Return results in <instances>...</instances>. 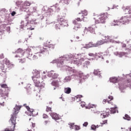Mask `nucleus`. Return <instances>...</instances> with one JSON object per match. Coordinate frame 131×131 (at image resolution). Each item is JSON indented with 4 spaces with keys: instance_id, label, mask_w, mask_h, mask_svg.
Segmentation results:
<instances>
[{
    "instance_id": "nucleus-48",
    "label": "nucleus",
    "mask_w": 131,
    "mask_h": 131,
    "mask_svg": "<svg viewBox=\"0 0 131 131\" xmlns=\"http://www.w3.org/2000/svg\"><path fill=\"white\" fill-rule=\"evenodd\" d=\"M2 92V90H0V93ZM1 97H5V96H8L7 94H4L3 93H0Z\"/></svg>"
},
{
    "instance_id": "nucleus-53",
    "label": "nucleus",
    "mask_w": 131,
    "mask_h": 131,
    "mask_svg": "<svg viewBox=\"0 0 131 131\" xmlns=\"http://www.w3.org/2000/svg\"><path fill=\"white\" fill-rule=\"evenodd\" d=\"M106 102H107V100H106V99H104V100H103V104L106 103Z\"/></svg>"
},
{
    "instance_id": "nucleus-24",
    "label": "nucleus",
    "mask_w": 131,
    "mask_h": 131,
    "mask_svg": "<svg viewBox=\"0 0 131 131\" xmlns=\"http://www.w3.org/2000/svg\"><path fill=\"white\" fill-rule=\"evenodd\" d=\"M51 84L53 85V86H58V85H59V81H58V80H54L52 82Z\"/></svg>"
},
{
    "instance_id": "nucleus-39",
    "label": "nucleus",
    "mask_w": 131,
    "mask_h": 131,
    "mask_svg": "<svg viewBox=\"0 0 131 131\" xmlns=\"http://www.w3.org/2000/svg\"><path fill=\"white\" fill-rule=\"evenodd\" d=\"M27 9V8H26V6H25L24 4H23V5L21 7V10L25 12Z\"/></svg>"
},
{
    "instance_id": "nucleus-15",
    "label": "nucleus",
    "mask_w": 131,
    "mask_h": 131,
    "mask_svg": "<svg viewBox=\"0 0 131 131\" xmlns=\"http://www.w3.org/2000/svg\"><path fill=\"white\" fill-rule=\"evenodd\" d=\"M96 47V44L95 43H93V42H90L88 43V44H86L84 48L85 49H89V48H94Z\"/></svg>"
},
{
    "instance_id": "nucleus-43",
    "label": "nucleus",
    "mask_w": 131,
    "mask_h": 131,
    "mask_svg": "<svg viewBox=\"0 0 131 131\" xmlns=\"http://www.w3.org/2000/svg\"><path fill=\"white\" fill-rule=\"evenodd\" d=\"M96 125H92L91 129H93V130H96Z\"/></svg>"
},
{
    "instance_id": "nucleus-3",
    "label": "nucleus",
    "mask_w": 131,
    "mask_h": 131,
    "mask_svg": "<svg viewBox=\"0 0 131 131\" xmlns=\"http://www.w3.org/2000/svg\"><path fill=\"white\" fill-rule=\"evenodd\" d=\"M16 54H17L15 56V58H22L24 55H26V58L28 59H31L32 57V53L31 52V49H27L26 51L23 50L22 49H18L15 51Z\"/></svg>"
},
{
    "instance_id": "nucleus-6",
    "label": "nucleus",
    "mask_w": 131,
    "mask_h": 131,
    "mask_svg": "<svg viewBox=\"0 0 131 131\" xmlns=\"http://www.w3.org/2000/svg\"><path fill=\"white\" fill-rule=\"evenodd\" d=\"M3 64H2V66L4 65L5 66L6 65L8 67V68H9V69H12V68H14L15 67V64H13L10 61V60L7 58H5L4 60H3Z\"/></svg>"
},
{
    "instance_id": "nucleus-54",
    "label": "nucleus",
    "mask_w": 131,
    "mask_h": 131,
    "mask_svg": "<svg viewBox=\"0 0 131 131\" xmlns=\"http://www.w3.org/2000/svg\"><path fill=\"white\" fill-rule=\"evenodd\" d=\"M122 47V48H126V44H123Z\"/></svg>"
},
{
    "instance_id": "nucleus-49",
    "label": "nucleus",
    "mask_w": 131,
    "mask_h": 131,
    "mask_svg": "<svg viewBox=\"0 0 131 131\" xmlns=\"http://www.w3.org/2000/svg\"><path fill=\"white\" fill-rule=\"evenodd\" d=\"M89 124V123H88V122H85L83 124V126H88V125Z\"/></svg>"
},
{
    "instance_id": "nucleus-29",
    "label": "nucleus",
    "mask_w": 131,
    "mask_h": 131,
    "mask_svg": "<svg viewBox=\"0 0 131 131\" xmlns=\"http://www.w3.org/2000/svg\"><path fill=\"white\" fill-rule=\"evenodd\" d=\"M93 107H96V105L89 103L87 106L88 109H92Z\"/></svg>"
},
{
    "instance_id": "nucleus-10",
    "label": "nucleus",
    "mask_w": 131,
    "mask_h": 131,
    "mask_svg": "<svg viewBox=\"0 0 131 131\" xmlns=\"http://www.w3.org/2000/svg\"><path fill=\"white\" fill-rule=\"evenodd\" d=\"M57 21L60 25H62L63 26H68V24H67V20H65L63 18H58Z\"/></svg>"
},
{
    "instance_id": "nucleus-36",
    "label": "nucleus",
    "mask_w": 131,
    "mask_h": 131,
    "mask_svg": "<svg viewBox=\"0 0 131 131\" xmlns=\"http://www.w3.org/2000/svg\"><path fill=\"white\" fill-rule=\"evenodd\" d=\"M69 125H70V128H72V129H73V128H74V123H70L69 124Z\"/></svg>"
},
{
    "instance_id": "nucleus-41",
    "label": "nucleus",
    "mask_w": 131,
    "mask_h": 131,
    "mask_svg": "<svg viewBox=\"0 0 131 131\" xmlns=\"http://www.w3.org/2000/svg\"><path fill=\"white\" fill-rule=\"evenodd\" d=\"M51 123V121L50 120H46L44 122L45 125H48V124H50Z\"/></svg>"
},
{
    "instance_id": "nucleus-27",
    "label": "nucleus",
    "mask_w": 131,
    "mask_h": 131,
    "mask_svg": "<svg viewBox=\"0 0 131 131\" xmlns=\"http://www.w3.org/2000/svg\"><path fill=\"white\" fill-rule=\"evenodd\" d=\"M26 108L27 109L28 111H30L33 115H34V110L30 108V107H29L28 106H26Z\"/></svg>"
},
{
    "instance_id": "nucleus-16",
    "label": "nucleus",
    "mask_w": 131,
    "mask_h": 131,
    "mask_svg": "<svg viewBox=\"0 0 131 131\" xmlns=\"http://www.w3.org/2000/svg\"><path fill=\"white\" fill-rule=\"evenodd\" d=\"M89 56H90V57H94V58H101L102 57V55H101L100 53H89Z\"/></svg>"
},
{
    "instance_id": "nucleus-34",
    "label": "nucleus",
    "mask_w": 131,
    "mask_h": 131,
    "mask_svg": "<svg viewBox=\"0 0 131 131\" xmlns=\"http://www.w3.org/2000/svg\"><path fill=\"white\" fill-rule=\"evenodd\" d=\"M24 5L25 6L29 7V6H30V5H31V3H30L28 2H26L24 3Z\"/></svg>"
},
{
    "instance_id": "nucleus-56",
    "label": "nucleus",
    "mask_w": 131,
    "mask_h": 131,
    "mask_svg": "<svg viewBox=\"0 0 131 131\" xmlns=\"http://www.w3.org/2000/svg\"><path fill=\"white\" fill-rule=\"evenodd\" d=\"M96 128H98V127H100V125H97L96 126Z\"/></svg>"
},
{
    "instance_id": "nucleus-55",
    "label": "nucleus",
    "mask_w": 131,
    "mask_h": 131,
    "mask_svg": "<svg viewBox=\"0 0 131 131\" xmlns=\"http://www.w3.org/2000/svg\"><path fill=\"white\" fill-rule=\"evenodd\" d=\"M32 127H35V123H32Z\"/></svg>"
},
{
    "instance_id": "nucleus-28",
    "label": "nucleus",
    "mask_w": 131,
    "mask_h": 131,
    "mask_svg": "<svg viewBox=\"0 0 131 131\" xmlns=\"http://www.w3.org/2000/svg\"><path fill=\"white\" fill-rule=\"evenodd\" d=\"M91 111H92L93 113H98V110L97 109V105H95V107H93L91 109Z\"/></svg>"
},
{
    "instance_id": "nucleus-20",
    "label": "nucleus",
    "mask_w": 131,
    "mask_h": 131,
    "mask_svg": "<svg viewBox=\"0 0 131 131\" xmlns=\"http://www.w3.org/2000/svg\"><path fill=\"white\" fill-rule=\"evenodd\" d=\"M0 86L1 88H2V89H7L8 92H10V88L8 87V85H7V84H1Z\"/></svg>"
},
{
    "instance_id": "nucleus-30",
    "label": "nucleus",
    "mask_w": 131,
    "mask_h": 131,
    "mask_svg": "<svg viewBox=\"0 0 131 131\" xmlns=\"http://www.w3.org/2000/svg\"><path fill=\"white\" fill-rule=\"evenodd\" d=\"M71 79V78H70L69 76L66 77L64 79V82H68V81H70Z\"/></svg>"
},
{
    "instance_id": "nucleus-60",
    "label": "nucleus",
    "mask_w": 131,
    "mask_h": 131,
    "mask_svg": "<svg viewBox=\"0 0 131 131\" xmlns=\"http://www.w3.org/2000/svg\"><path fill=\"white\" fill-rule=\"evenodd\" d=\"M128 47L131 48V45H129Z\"/></svg>"
},
{
    "instance_id": "nucleus-2",
    "label": "nucleus",
    "mask_w": 131,
    "mask_h": 131,
    "mask_svg": "<svg viewBox=\"0 0 131 131\" xmlns=\"http://www.w3.org/2000/svg\"><path fill=\"white\" fill-rule=\"evenodd\" d=\"M35 86L38 89H43L45 88L43 84H41V77H40V73L38 71H36L34 73V76L32 77Z\"/></svg>"
},
{
    "instance_id": "nucleus-58",
    "label": "nucleus",
    "mask_w": 131,
    "mask_h": 131,
    "mask_svg": "<svg viewBox=\"0 0 131 131\" xmlns=\"http://www.w3.org/2000/svg\"><path fill=\"white\" fill-rule=\"evenodd\" d=\"M76 38H77V39H79V37L77 36V37H76Z\"/></svg>"
},
{
    "instance_id": "nucleus-22",
    "label": "nucleus",
    "mask_w": 131,
    "mask_h": 131,
    "mask_svg": "<svg viewBox=\"0 0 131 131\" xmlns=\"http://www.w3.org/2000/svg\"><path fill=\"white\" fill-rule=\"evenodd\" d=\"M105 43L103 41V40H100L99 41H98L96 43H95V47H99V46H101L102 45H104Z\"/></svg>"
},
{
    "instance_id": "nucleus-12",
    "label": "nucleus",
    "mask_w": 131,
    "mask_h": 131,
    "mask_svg": "<svg viewBox=\"0 0 131 131\" xmlns=\"http://www.w3.org/2000/svg\"><path fill=\"white\" fill-rule=\"evenodd\" d=\"M66 59L67 61H70L71 63H75V60L73 61L74 57H73V55L71 54L66 55Z\"/></svg>"
},
{
    "instance_id": "nucleus-21",
    "label": "nucleus",
    "mask_w": 131,
    "mask_h": 131,
    "mask_svg": "<svg viewBox=\"0 0 131 131\" xmlns=\"http://www.w3.org/2000/svg\"><path fill=\"white\" fill-rule=\"evenodd\" d=\"M81 98H82V96L77 95L75 97L74 101H76V102H80L81 101Z\"/></svg>"
},
{
    "instance_id": "nucleus-52",
    "label": "nucleus",
    "mask_w": 131,
    "mask_h": 131,
    "mask_svg": "<svg viewBox=\"0 0 131 131\" xmlns=\"http://www.w3.org/2000/svg\"><path fill=\"white\" fill-rule=\"evenodd\" d=\"M33 12H34V13L35 12H36V8L33 7Z\"/></svg>"
},
{
    "instance_id": "nucleus-17",
    "label": "nucleus",
    "mask_w": 131,
    "mask_h": 131,
    "mask_svg": "<svg viewBox=\"0 0 131 131\" xmlns=\"http://www.w3.org/2000/svg\"><path fill=\"white\" fill-rule=\"evenodd\" d=\"M110 112L111 114H114L116 113V112L118 113V111L117 110V107L115 106V107H112L110 108Z\"/></svg>"
},
{
    "instance_id": "nucleus-25",
    "label": "nucleus",
    "mask_w": 131,
    "mask_h": 131,
    "mask_svg": "<svg viewBox=\"0 0 131 131\" xmlns=\"http://www.w3.org/2000/svg\"><path fill=\"white\" fill-rule=\"evenodd\" d=\"M100 117L101 118H106V117H108V115H107V113L104 112L103 113H101Z\"/></svg>"
},
{
    "instance_id": "nucleus-40",
    "label": "nucleus",
    "mask_w": 131,
    "mask_h": 131,
    "mask_svg": "<svg viewBox=\"0 0 131 131\" xmlns=\"http://www.w3.org/2000/svg\"><path fill=\"white\" fill-rule=\"evenodd\" d=\"M42 118H43V119H47V118H49V116L46 114H43L42 115Z\"/></svg>"
},
{
    "instance_id": "nucleus-62",
    "label": "nucleus",
    "mask_w": 131,
    "mask_h": 131,
    "mask_svg": "<svg viewBox=\"0 0 131 131\" xmlns=\"http://www.w3.org/2000/svg\"><path fill=\"white\" fill-rule=\"evenodd\" d=\"M129 130L131 131V127L129 128Z\"/></svg>"
},
{
    "instance_id": "nucleus-45",
    "label": "nucleus",
    "mask_w": 131,
    "mask_h": 131,
    "mask_svg": "<svg viewBox=\"0 0 131 131\" xmlns=\"http://www.w3.org/2000/svg\"><path fill=\"white\" fill-rule=\"evenodd\" d=\"M114 22L115 23H116V24H115L114 25H118V23H119V20H114Z\"/></svg>"
},
{
    "instance_id": "nucleus-33",
    "label": "nucleus",
    "mask_w": 131,
    "mask_h": 131,
    "mask_svg": "<svg viewBox=\"0 0 131 131\" xmlns=\"http://www.w3.org/2000/svg\"><path fill=\"white\" fill-rule=\"evenodd\" d=\"M90 64H91V63L90 62V61H85L84 63V67H86L88 68V66H89Z\"/></svg>"
},
{
    "instance_id": "nucleus-63",
    "label": "nucleus",
    "mask_w": 131,
    "mask_h": 131,
    "mask_svg": "<svg viewBox=\"0 0 131 131\" xmlns=\"http://www.w3.org/2000/svg\"><path fill=\"white\" fill-rule=\"evenodd\" d=\"M31 119H30V120H30Z\"/></svg>"
},
{
    "instance_id": "nucleus-51",
    "label": "nucleus",
    "mask_w": 131,
    "mask_h": 131,
    "mask_svg": "<svg viewBox=\"0 0 131 131\" xmlns=\"http://www.w3.org/2000/svg\"><path fill=\"white\" fill-rule=\"evenodd\" d=\"M16 15V12L13 11L11 13V16H15Z\"/></svg>"
},
{
    "instance_id": "nucleus-8",
    "label": "nucleus",
    "mask_w": 131,
    "mask_h": 131,
    "mask_svg": "<svg viewBox=\"0 0 131 131\" xmlns=\"http://www.w3.org/2000/svg\"><path fill=\"white\" fill-rule=\"evenodd\" d=\"M131 86V81H126L123 84H119V88L121 90H123L126 89V88H130Z\"/></svg>"
},
{
    "instance_id": "nucleus-4",
    "label": "nucleus",
    "mask_w": 131,
    "mask_h": 131,
    "mask_svg": "<svg viewBox=\"0 0 131 131\" xmlns=\"http://www.w3.org/2000/svg\"><path fill=\"white\" fill-rule=\"evenodd\" d=\"M108 13H102L97 16V19L96 20L95 22L97 24H105L106 20L108 19Z\"/></svg>"
},
{
    "instance_id": "nucleus-35",
    "label": "nucleus",
    "mask_w": 131,
    "mask_h": 131,
    "mask_svg": "<svg viewBox=\"0 0 131 131\" xmlns=\"http://www.w3.org/2000/svg\"><path fill=\"white\" fill-rule=\"evenodd\" d=\"M108 99H110V100H107V103H108V104H110V101H112V100H113V96H110L108 97Z\"/></svg>"
},
{
    "instance_id": "nucleus-31",
    "label": "nucleus",
    "mask_w": 131,
    "mask_h": 131,
    "mask_svg": "<svg viewBox=\"0 0 131 131\" xmlns=\"http://www.w3.org/2000/svg\"><path fill=\"white\" fill-rule=\"evenodd\" d=\"M26 62V58H20L19 59V63H21V64H23V63H25Z\"/></svg>"
},
{
    "instance_id": "nucleus-9",
    "label": "nucleus",
    "mask_w": 131,
    "mask_h": 131,
    "mask_svg": "<svg viewBox=\"0 0 131 131\" xmlns=\"http://www.w3.org/2000/svg\"><path fill=\"white\" fill-rule=\"evenodd\" d=\"M5 66L4 65H2L0 66L1 69L2 70V72L0 73L1 76H2L5 79L7 78V71L5 69Z\"/></svg>"
},
{
    "instance_id": "nucleus-14",
    "label": "nucleus",
    "mask_w": 131,
    "mask_h": 131,
    "mask_svg": "<svg viewBox=\"0 0 131 131\" xmlns=\"http://www.w3.org/2000/svg\"><path fill=\"white\" fill-rule=\"evenodd\" d=\"M86 30L88 32H90V33H92V34H96V33L95 32V28H94L93 27H89L88 28L86 29Z\"/></svg>"
},
{
    "instance_id": "nucleus-47",
    "label": "nucleus",
    "mask_w": 131,
    "mask_h": 131,
    "mask_svg": "<svg viewBox=\"0 0 131 131\" xmlns=\"http://www.w3.org/2000/svg\"><path fill=\"white\" fill-rule=\"evenodd\" d=\"M47 78V76L46 75H43L42 78H41V80L46 79Z\"/></svg>"
},
{
    "instance_id": "nucleus-42",
    "label": "nucleus",
    "mask_w": 131,
    "mask_h": 131,
    "mask_svg": "<svg viewBox=\"0 0 131 131\" xmlns=\"http://www.w3.org/2000/svg\"><path fill=\"white\" fill-rule=\"evenodd\" d=\"M74 128L75 130H79V129H80V127L78 125H75Z\"/></svg>"
},
{
    "instance_id": "nucleus-44",
    "label": "nucleus",
    "mask_w": 131,
    "mask_h": 131,
    "mask_svg": "<svg viewBox=\"0 0 131 131\" xmlns=\"http://www.w3.org/2000/svg\"><path fill=\"white\" fill-rule=\"evenodd\" d=\"M60 24H56L55 25V28H56V29H60Z\"/></svg>"
},
{
    "instance_id": "nucleus-38",
    "label": "nucleus",
    "mask_w": 131,
    "mask_h": 131,
    "mask_svg": "<svg viewBox=\"0 0 131 131\" xmlns=\"http://www.w3.org/2000/svg\"><path fill=\"white\" fill-rule=\"evenodd\" d=\"M107 122V120L103 121L102 122L100 123V124H101V126H103V124H106Z\"/></svg>"
},
{
    "instance_id": "nucleus-7",
    "label": "nucleus",
    "mask_w": 131,
    "mask_h": 131,
    "mask_svg": "<svg viewBox=\"0 0 131 131\" xmlns=\"http://www.w3.org/2000/svg\"><path fill=\"white\" fill-rule=\"evenodd\" d=\"M78 22H81V21H83V22H86L88 21V17H85L83 16V15H81L80 17H78L73 21L74 24H77Z\"/></svg>"
},
{
    "instance_id": "nucleus-11",
    "label": "nucleus",
    "mask_w": 131,
    "mask_h": 131,
    "mask_svg": "<svg viewBox=\"0 0 131 131\" xmlns=\"http://www.w3.org/2000/svg\"><path fill=\"white\" fill-rule=\"evenodd\" d=\"M48 76L50 77H52L53 79H56V78H58L59 75L57 73H54V71H51L48 73Z\"/></svg>"
},
{
    "instance_id": "nucleus-5",
    "label": "nucleus",
    "mask_w": 131,
    "mask_h": 131,
    "mask_svg": "<svg viewBox=\"0 0 131 131\" xmlns=\"http://www.w3.org/2000/svg\"><path fill=\"white\" fill-rule=\"evenodd\" d=\"M119 21L122 23V24H129V23H131V16H122L120 19Z\"/></svg>"
},
{
    "instance_id": "nucleus-18",
    "label": "nucleus",
    "mask_w": 131,
    "mask_h": 131,
    "mask_svg": "<svg viewBox=\"0 0 131 131\" xmlns=\"http://www.w3.org/2000/svg\"><path fill=\"white\" fill-rule=\"evenodd\" d=\"M110 82H113L114 83H116V82H118V78L115 77H111L110 79Z\"/></svg>"
},
{
    "instance_id": "nucleus-23",
    "label": "nucleus",
    "mask_w": 131,
    "mask_h": 131,
    "mask_svg": "<svg viewBox=\"0 0 131 131\" xmlns=\"http://www.w3.org/2000/svg\"><path fill=\"white\" fill-rule=\"evenodd\" d=\"M79 15H81L83 17H84V16H88V11L86 10H84L82 11L81 13H79Z\"/></svg>"
},
{
    "instance_id": "nucleus-50",
    "label": "nucleus",
    "mask_w": 131,
    "mask_h": 131,
    "mask_svg": "<svg viewBox=\"0 0 131 131\" xmlns=\"http://www.w3.org/2000/svg\"><path fill=\"white\" fill-rule=\"evenodd\" d=\"M5 58V56H4V54H1L0 55V59H4Z\"/></svg>"
},
{
    "instance_id": "nucleus-13",
    "label": "nucleus",
    "mask_w": 131,
    "mask_h": 131,
    "mask_svg": "<svg viewBox=\"0 0 131 131\" xmlns=\"http://www.w3.org/2000/svg\"><path fill=\"white\" fill-rule=\"evenodd\" d=\"M50 114L53 119H55L56 121H57V120H60V119H61V118L59 117V115L56 113H51Z\"/></svg>"
},
{
    "instance_id": "nucleus-32",
    "label": "nucleus",
    "mask_w": 131,
    "mask_h": 131,
    "mask_svg": "<svg viewBox=\"0 0 131 131\" xmlns=\"http://www.w3.org/2000/svg\"><path fill=\"white\" fill-rule=\"evenodd\" d=\"M124 119H126V120H130V117L127 114L125 115V117H123Z\"/></svg>"
},
{
    "instance_id": "nucleus-19",
    "label": "nucleus",
    "mask_w": 131,
    "mask_h": 131,
    "mask_svg": "<svg viewBox=\"0 0 131 131\" xmlns=\"http://www.w3.org/2000/svg\"><path fill=\"white\" fill-rule=\"evenodd\" d=\"M102 40H103V42H104V43H107V42H108V41L111 40V37L109 36H105L104 39H102Z\"/></svg>"
},
{
    "instance_id": "nucleus-1",
    "label": "nucleus",
    "mask_w": 131,
    "mask_h": 131,
    "mask_svg": "<svg viewBox=\"0 0 131 131\" xmlns=\"http://www.w3.org/2000/svg\"><path fill=\"white\" fill-rule=\"evenodd\" d=\"M51 49H55V46L53 44H50L49 46H47V45L45 44L42 47L39 46L36 49L37 52L35 53L34 57H40L39 54L47 53V52L51 51Z\"/></svg>"
},
{
    "instance_id": "nucleus-46",
    "label": "nucleus",
    "mask_w": 131,
    "mask_h": 131,
    "mask_svg": "<svg viewBox=\"0 0 131 131\" xmlns=\"http://www.w3.org/2000/svg\"><path fill=\"white\" fill-rule=\"evenodd\" d=\"M94 73L95 75H98L99 74V71L98 70H94Z\"/></svg>"
},
{
    "instance_id": "nucleus-37",
    "label": "nucleus",
    "mask_w": 131,
    "mask_h": 131,
    "mask_svg": "<svg viewBox=\"0 0 131 131\" xmlns=\"http://www.w3.org/2000/svg\"><path fill=\"white\" fill-rule=\"evenodd\" d=\"M46 112H52V108L49 106H47Z\"/></svg>"
},
{
    "instance_id": "nucleus-59",
    "label": "nucleus",
    "mask_w": 131,
    "mask_h": 131,
    "mask_svg": "<svg viewBox=\"0 0 131 131\" xmlns=\"http://www.w3.org/2000/svg\"><path fill=\"white\" fill-rule=\"evenodd\" d=\"M26 131H32V130H30L29 129H28Z\"/></svg>"
},
{
    "instance_id": "nucleus-57",
    "label": "nucleus",
    "mask_w": 131,
    "mask_h": 131,
    "mask_svg": "<svg viewBox=\"0 0 131 131\" xmlns=\"http://www.w3.org/2000/svg\"><path fill=\"white\" fill-rule=\"evenodd\" d=\"M81 27V25H79V27H77V28H80Z\"/></svg>"
},
{
    "instance_id": "nucleus-61",
    "label": "nucleus",
    "mask_w": 131,
    "mask_h": 131,
    "mask_svg": "<svg viewBox=\"0 0 131 131\" xmlns=\"http://www.w3.org/2000/svg\"><path fill=\"white\" fill-rule=\"evenodd\" d=\"M0 105H2V106H4V104L3 103H0Z\"/></svg>"
},
{
    "instance_id": "nucleus-26",
    "label": "nucleus",
    "mask_w": 131,
    "mask_h": 131,
    "mask_svg": "<svg viewBox=\"0 0 131 131\" xmlns=\"http://www.w3.org/2000/svg\"><path fill=\"white\" fill-rule=\"evenodd\" d=\"M64 93L66 94H70V93H71V88H64Z\"/></svg>"
}]
</instances>
